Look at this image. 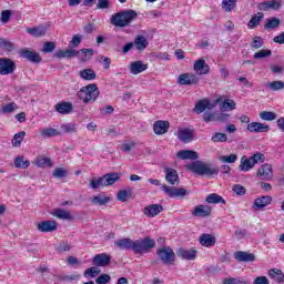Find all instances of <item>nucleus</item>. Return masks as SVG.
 Listing matches in <instances>:
<instances>
[{
	"mask_svg": "<svg viewBox=\"0 0 284 284\" xmlns=\"http://www.w3.org/2000/svg\"><path fill=\"white\" fill-rule=\"evenodd\" d=\"M272 203V196L265 195V196H260L254 200L253 203V210H263V207H267Z\"/></svg>",
	"mask_w": 284,
	"mask_h": 284,
	"instance_id": "obj_25",
	"label": "nucleus"
},
{
	"mask_svg": "<svg viewBox=\"0 0 284 284\" xmlns=\"http://www.w3.org/2000/svg\"><path fill=\"white\" fill-rule=\"evenodd\" d=\"M61 130L65 133V134H72L74 132H77V124L74 123H65V124H61Z\"/></svg>",
	"mask_w": 284,
	"mask_h": 284,
	"instance_id": "obj_51",
	"label": "nucleus"
},
{
	"mask_svg": "<svg viewBox=\"0 0 284 284\" xmlns=\"http://www.w3.org/2000/svg\"><path fill=\"white\" fill-rule=\"evenodd\" d=\"M163 212V205L161 204H150L143 209L144 216L149 219H154V216H159Z\"/></svg>",
	"mask_w": 284,
	"mask_h": 284,
	"instance_id": "obj_15",
	"label": "nucleus"
},
{
	"mask_svg": "<svg viewBox=\"0 0 284 284\" xmlns=\"http://www.w3.org/2000/svg\"><path fill=\"white\" fill-rule=\"evenodd\" d=\"M99 94H101V92L99 91V87L97 85V83H91L80 89V91L78 92V98L81 99L83 103H94V101L99 99Z\"/></svg>",
	"mask_w": 284,
	"mask_h": 284,
	"instance_id": "obj_5",
	"label": "nucleus"
},
{
	"mask_svg": "<svg viewBox=\"0 0 284 284\" xmlns=\"http://www.w3.org/2000/svg\"><path fill=\"white\" fill-rule=\"evenodd\" d=\"M53 176L55 179H64V176H68V171L63 168H58L53 171Z\"/></svg>",
	"mask_w": 284,
	"mask_h": 284,
	"instance_id": "obj_60",
	"label": "nucleus"
},
{
	"mask_svg": "<svg viewBox=\"0 0 284 284\" xmlns=\"http://www.w3.org/2000/svg\"><path fill=\"white\" fill-rule=\"evenodd\" d=\"M251 161L253 165H256V163H265V154L256 152L251 156Z\"/></svg>",
	"mask_w": 284,
	"mask_h": 284,
	"instance_id": "obj_54",
	"label": "nucleus"
},
{
	"mask_svg": "<svg viewBox=\"0 0 284 284\" xmlns=\"http://www.w3.org/2000/svg\"><path fill=\"white\" fill-rule=\"evenodd\" d=\"M178 139L182 143H192L194 141V130L192 129H179Z\"/></svg>",
	"mask_w": 284,
	"mask_h": 284,
	"instance_id": "obj_16",
	"label": "nucleus"
},
{
	"mask_svg": "<svg viewBox=\"0 0 284 284\" xmlns=\"http://www.w3.org/2000/svg\"><path fill=\"white\" fill-rule=\"evenodd\" d=\"M234 258L240 263H254V261H256V256L254 254L245 251L235 252Z\"/></svg>",
	"mask_w": 284,
	"mask_h": 284,
	"instance_id": "obj_19",
	"label": "nucleus"
},
{
	"mask_svg": "<svg viewBox=\"0 0 284 284\" xmlns=\"http://www.w3.org/2000/svg\"><path fill=\"white\" fill-rule=\"evenodd\" d=\"M191 214L200 219H207V216L212 214V206L203 204L197 205L192 210Z\"/></svg>",
	"mask_w": 284,
	"mask_h": 284,
	"instance_id": "obj_13",
	"label": "nucleus"
},
{
	"mask_svg": "<svg viewBox=\"0 0 284 284\" xmlns=\"http://www.w3.org/2000/svg\"><path fill=\"white\" fill-rule=\"evenodd\" d=\"M43 139H52V136H61V132L57 129L44 128L40 131Z\"/></svg>",
	"mask_w": 284,
	"mask_h": 284,
	"instance_id": "obj_38",
	"label": "nucleus"
},
{
	"mask_svg": "<svg viewBox=\"0 0 284 284\" xmlns=\"http://www.w3.org/2000/svg\"><path fill=\"white\" fill-rule=\"evenodd\" d=\"M178 159L181 161H196L199 159V153L192 150H181L176 153Z\"/></svg>",
	"mask_w": 284,
	"mask_h": 284,
	"instance_id": "obj_22",
	"label": "nucleus"
},
{
	"mask_svg": "<svg viewBox=\"0 0 284 284\" xmlns=\"http://www.w3.org/2000/svg\"><path fill=\"white\" fill-rule=\"evenodd\" d=\"M220 110L222 112H232V110H236V102H234V100L226 99L220 105Z\"/></svg>",
	"mask_w": 284,
	"mask_h": 284,
	"instance_id": "obj_42",
	"label": "nucleus"
},
{
	"mask_svg": "<svg viewBox=\"0 0 284 284\" xmlns=\"http://www.w3.org/2000/svg\"><path fill=\"white\" fill-rule=\"evenodd\" d=\"M165 172V181H168V183L170 185H179V183H181V180L179 179V172H176V170L174 169H164Z\"/></svg>",
	"mask_w": 284,
	"mask_h": 284,
	"instance_id": "obj_21",
	"label": "nucleus"
},
{
	"mask_svg": "<svg viewBox=\"0 0 284 284\" xmlns=\"http://www.w3.org/2000/svg\"><path fill=\"white\" fill-rule=\"evenodd\" d=\"M19 54L22 59H27V61H30L31 63H41V57L36 51L21 49Z\"/></svg>",
	"mask_w": 284,
	"mask_h": 284,
	"instance_id": "obj_14",
	"label": "nucleus"
},
{
	"mask_svg": "<svg viewBox=\"0 0 284 284\" xmlns=\"http://www.w3.org/2000/svg\"><path fill=\"white\" fill-rule=\"evenodd\" d=\"M193 70L196 72V74L203 75V74H210V65L205 62L204 59H199L193 64Z\"/></svg>",
	"mask_w": 284,
	"mask_h": 284,
	"instance_id": "obj_20",
	"label": "nucleus"
},
{
	"mask_svg": "<svg viewBox=\"0 0 284 284\" xmlns=\"http://www.w3.org/2000/svg\"><path fill=\"white\" fill-rule=\"evenodd\" d=\"M37 230L42 233L54 232L57 231V222L55 221H42L38 223Z\"/></svg>",
	"mask_w": 284,
	"mask_h": 284,
	"instance_id": "obj_23",
	"label": "nucleus"
},
{
	"mask_svg": "<svg viewBox=\"0 0 284 284\" xmlns=\"http://www.w3.org/2000/svg\"><path fill=\"white\" fill-rule=\"evenodd\" d=\"M100 272L101 270H98L97 267H89L85 270L84 276L85 278H94Z\"/></svg>",
	"mask_w": 284,
	"mask_h": 284,
	"instance_id": "obj_56",
	"label": "nucleus"
},
{
	"mask_svg": "<svg viewBox=\"0 0 284 284\" xmlns=\"http://www.w3.org/2000/svg\"><path fill=\"white\" fill-rule=\"evenodd\" d=\"M145 70H148V64L143 63V61H134L130 64L131 74H141Z\"/></svg>",
	"mask_w": 284,
	"mask_h": 284,
	"instance_id": "obj_30",
	"label": "nucleus"
},
{
	"mask_svg": "<svg viewBox=\"0 0 284 284\" xmlns=\"http://www.w3.org/2000/svg\"><path fill=\"white\" fill-rule=\"evenodd\" d=\"M0 49L4 50L6 52H12L14 50V43L7 39L0 38Z\"/></svg>",
	"mask_w": 284,
	"mask_h": 284,
	"instance_id": "obj_47",
	"label": "nucleus"
},
{
	"mask_svg": "<svg viewBox=\"0 0 284 284\" xmlns=\"http://www.w3.org/2000/svg\"><path fill=\"white\" fill-rule=\"evenodd\" d=\"M79 77L83 79V81H94L97 79V72L92 69H84L79 71Z\"/></svg>",
	"mask_w": 284,
	"mask_h": 284,
	"instance_id": "obj_37",
	"label": "nucleus"
},
{
	"mask_svg": "<svg viewBox=\"0 0 284 284\" xmlns=\"http://www.w3.org/2000/svg\"><path fill=\"white\" fill-rule=\"evenodd\" d=\"M272 57V50H260L253 54V59L261 60Z\"/></svg>",
	"mask_w": 284,
	"mask_h": 284,
	"instance_id": "obj_53",
	"label": "nucleus"
},
{
	"mask_svg": "<svg viewBox=\"0 0 284 284\" xmlns=\"http://www.w3.org/2000/svg\"><path fill=\"white\" fill-rule=\"evenodd\" d=\"M230 119V114L224 112H215V121H219L220 123H225Z\"/></svg>",
	"mask_w": 284,
	"mask_h": 284,
	"instance_id": "obj_64",
	"label": "nucleus"
},
{
	"mask_svg": "<svg viewBox=\"0 0 284 284\" xmlns=\"http://www.w3.org/2000/svg\"><path fill=\"white\" fill-rule=\"evenodd\" d=\"M251 48H253L254 50H258V48H263V38L255 36L251 43Z\"/></svg>",
	"mask_w": 284,
	"mask_h": 284,
	"instance_id": "obj_58",
	"label": "nucleus"
},
{
	"mask_svg": "<svg viewBox=\"0 0 284 284\" xmlns=\"http://www.w3.org/2000/svg\"><path fill=\"white\" fill-rule=\"evenodd\" d=\"M92 263L97 267H108V265L112 263V256L108 255V253L97 254L93 257Z\"/></svg>",
	"mask_w": 284,
	"mask_h": 284,
	"instance_id": "obj_12",
	"label": "nucleus"
},
{
	"mask_svg": "<svg viewBox=\"0 0 284 284\" xmlns=\"http://www.w3.org/2000/svg\"><path fill=\"white\" fill-rule=\"evenodd\" d=\"M47 30L48 29L44 26H38L33 28H28L27 32L28 34H31V37H44Z\"/></svg>",
	"mask_w": 284,
	"mask_h": 284,
	"instance_id": "obj_36",
	"label": "nucleus"
},
{
	"mask_svg": "<svg viewBox=\"0 0 284 284\" xmlns=\"http://www.w3.org/2000/svg\"><path fill=\"white\" fill-rule=\"evenodd\" d=\"M74 108L70 102H60L55 104V112L59 114H70Z\"/></svg>",
	"mask_w": 284,
	"mask_h": 284,
	"instance_id": "obj_34",
	"label": "nucleus"
},
{
	"mask_svg": "<svg viewBox=\"0 0 284 284\" xmlns=\"http://www.w3.org/2000/svg\"><path fill=\"white\" fill-rule=\"evenodd\" d=\"M94 55V50L92 49H81L79 51L74 49H67L65 51L60 50L55 52L57 59H74V57H80L81 61L85 63L90 61Z\"/></svg>",
	"mask_w": 284,
	"mask_h": 284,
	"instance_id": "obj_3",
	"label": "nucleus"
},
{
	"mask_svg": "<svg viewBox=\"0 0 284 284\" xmlns=\"http://www.w3.org/2000/svg\"><path fill=\"white\" fill-rule=\"evenodd\" d=\"M213 108H215L214 103L210 102V100L203 99L195 103L193 112L195 114H203L204 110H213Z\"/></svg>",
	"mask_w": 284,
	"mask_h": 284,
	"instance_id": "obj_18",
	"label": "nucleus"
},
{
	"mask_svg": "<svg viewBox=\"0 0 284 284\" xmlns=\"http://www.w3.org/2000/svg\"><path fill=\"white\" fill-rule=\"evenodd\" d=\"M232 190L237 194V196H245V193L247 192V190H245L241 184H234Z\"/></svg>",
	"mask_w": 284,
	"mask_h": 284,
	"instance_id": "obj_61",
	"label": "nucleus"
},
{
	"mask_svg": "<svg viewBox=\"0 0 284 284\" xmlns=\"http://www.w3.org/2000/svg\"><path fill=\"white\" fill-rule=\"evenodd\" d=\"M119 179H121L120 173H106L102 178L91 180L89 185L92 190H98L101 186L114 185Z\"/></svg>",
	"mask_w": 284,
	"mask_h": 284,
	"instance_id": "obj_6",
	"label": "nucleus"
},
{
	"mask_svg": "<svg viewBox=\"0 0 284 284\" xmlns=\"http://www.w3.org/2000/svg\"><path fill=\"white\" fill-rule=\"evenodd\" d=\"M185 168L189 172L197 174V176H216V174H219V168L201 160L189 163L185 165Z\"/></svg>",
	"mask_w": 284,
	"mask_h": 284,
	"instance_id": "obj_1",
	"label": "nucleus"
},
{
	"mask_svg": "<svg viewBox=\"0 0 284 284\" xmlns=\"http://www.w3.org/2000/svg\"><path fill=\"white\" fill-rule=\"evenodd\" d=\"M282 6H283V2H281V0H268V1L260 2L257 4V10H262L264 12H267L268 10H281Z\"/></svg>",
	"mask_w": 284,
	"mask_h": 284,
	"instance_id": "obj_11",
	"label": "nucleus"
},
{
	"mask_svg": "<svg viewBox=\"0 0 284 284\" xmlns=\"http://www.w3.org/2000/svg\"><path fill=\"white\" fill-rule=\"evenodd\" d=\"M212 143H225L227 142V134L216 132L211 138Z\"/></svg>",
	"mask_w": 284,
	"mask_h": 284,
	"instance_id": "obj_48",
	"label": "nucleus"
},
{
	"mask_svg": "<svg viewBox=\"0 0 284 284\" xmlns=\"http://www.w3.org/2000/svg\"><path fill=\"white\" fill-rule=\"evenodd\" d=\"M13 165L20 170H28L30 168V161L23 160V156H18L14 159Z\"/></svg>",
	"mask_w": 284,
	"mask_h": 284,
	"instance_id": "obj_45",
	"label": "nucleus"
},
{
	"mask_svg": "<svg viewBox=\"0 0 284 284\" xmlns=\"http://www.w3.org/2000/svg\"><path fill=\"white\" fill-rule=\"evenodd\" d=\"M112 199L103 193L95 195L91 199V203L93 205H99L100 207L103 205H108Z\"/></svg>",
	"mask_w": 284,
	"mask_h": 284,
	"instance_id": "obj_32",
	"label": "nucleus"
},
{
	"mask_svg": "<svg viewBox=\"0 0 284 284\" xmlns=\"http://www.w3.org/2000/svg\"><path fill=\"white\" fill-rule=\"evenodd\" d=\"M204 123H211V121H216V112L206 111L203 113Z\"/></svg>",
	"mask_w": 284,
	"mask_h": 284,
	"instance_id": "obj_57",
	"label": "nucleus"
},
{
	"mask_svg": "<svg viewBox=\"0 0 284 284\" xmlns=\"http://www.w3.org/2000/svg\"><path fill=\"white\" fill-rule=\"evenodd\" d=\"M268 275L273 281H276V283H284V274L283 271L278 268H272L268 271Z\"/></svg>",
	"mask_w": 284,
	"mask_h": 284,
	"instance_id": "obj_41",
	"label": "nucleus"
},
{
	"mask_svg": "<svg viewBox=\"0 0 284 284\" xmlns=\"http://www.w3.org/2000/svg\"><path fill=\"white\" fill-rule=\"evenodd\" d=\"M156 254L164 265H172L176 258V254H174V251L170 246L158 250Z\"/></svg>",
	"mask_w": 284,
	"mask_h": 284,
	"instance_id": "obj_8",
	"label": "nucleus"
},
{
	"mask_svg": "<svg viewBox=\"0 0 284 284\" xmlns=\"http://www.w3.org/2000/svg\"><path fill=\"white\" fill-rule=\"evenodd\" d=\"M112 281V277L109 274H101L100 276H98V278L95 280L97 284H108Z\"/></svg>",
	"mask_w": 284,
	"mask_h": 284,
	"instance_id": "obj_59",
	"label": "nucleus"
},
{
	"mask_svg": "<svg viewBox=\"0 0 284 284\" xmlns=\"http://www.w3.org/2000/svg\"><path fill=\"white\" fill-rule=\"evenodd\" d=\"M168 130H170V122L159 120L153 124V131L155 134H166Z\"/></svg>",
	"mask_w": 284,
	"mask_h": 284,
	"instance_id": "obj_27",
	"label": "nucleus"
},
{
	"mask_svg": "<svg viewBox=\"0 0 284 284\" xmlns=\"http://www.w3.org/2000/svg\"><path fill=\"white\" fill-rule=\"evenodd\" d=\"M134 241L130 237H124L114 241V246L118 247V250H132L133 251Z\"/></svg>",
	"mask_w": 284,
	"mask_h": 284,
	"instance_id": "obj_24",
	"label": "nucleus"
},
{
	"mask_svg": "<svg viewBox=\"0 0 284 284\" xmlns=\"http://www.w3.org/2000/svg\"><path fill=\"white\" fill-rule=\"evenodd\" d=\"M257 176L263 179V181H270L272 176H274V170L272 169V164H263L257 171Z\"/></svg>",
	"mask_w": 284,
	"mask_h": 284,
	"instance_id": "obj_17",
	"label": "nucleus"
},
{
	"mask_svg": "<svg viewBox=\"0 0 284 284\" xmlns=\"http://www.w3.org/2000/svg\"><path fill=\"white\" fill-rule=\"evenodd\" d=\"M23 139H26V131L16 133L13 135V139L11 140L13 148H19V145H21V143L23 142Z\"/></svg>",
	"mask_w": 284,
	"mask_h": 284,
	"instance_id": "obj_46",
	"label": "nucleus"
},
{
	"mask_svg": "<svg viewBox=\"0 0 284 284\" xmlns=\"http://www.w3.org/2000/svg\"><path fill=\"white\" fill-rule=\"evenodd\" d=\"M57 252H70L72 250V246L68 242H61L57 247Z\"/></svg>",
	"mask_w": 284,
	"mask_h": 284,
	"instance_id": "obj_62",
	"label": "nucleus"
},
{
	"mask_svg": "<svg viewBox=\"0 0 284 284\" xmlns=\"http://www.w3.org/2000/svg\"><path fill=\"white\" fill-rule=\"evenodd\" d=\"M252 168H254V163L252 162V158L247 159L246 156H242L239 170H241V172H250V170H252Z\"/></svg>",
	"mask_w": 284,
	"mask_h": 284,
	"instance_id": "obj_35",
	"label": "nucleus"
},
{
	"mask_svg": "<svg viewBox=\"0 0 284 284\" xmlns=\"http://www.w3.org/2000/svg\"><path fill=\"white\" fill-rule=\"evenodd\" d=\"M17 70V63L10 58H0V75L8 77V74H13Z\"/></svg>",
	"mask_w": 284,
	"mask_h": 284,
	"instance_id": "obj_9",
	"label": "nucleus"
},
{
	"mask_svg": "<svg viewBox=\"0 0 284 284\" xmlns=\"http://www.w3.org/2000/svg\"><path fill=\"white\" fill-rule=\"evenodd\" d=\"M260 119H262V121H275L276 113L272 111H263L260 113Z\"/></svg>",
	"mask_w": 284,
	"mask_h": 284,
	"instance_id": "obj_52",
	"label": "nucleus"
},
{
	"mask_svg": "<svg viewBox=\"0 0 284 284\" xmlns=\"http://www.w3.org/2000/svg\"><path fill=\"white\" fill-rule=\"evenodd\" d=\"M52 215L57 219H62L63 221H71L72 214L63 209H54Z\"/></svg>",
	"mask_w": 284,
	"mask_h": 284,
	"instance_id": "obj_39",
	"label": "nucleus"
},
{
	"mask_svg": "<svg viewBox=\"0 0 284 284\" xmlns=\"http://www.w3.org/2000/svg\"><path fill=\"white\" fill-rule=\"evenodd\" d=\"M196 250L179 248L176 251L179 258H183L184 261H194V258H196Z\"/></svg>",
	"mask_w": 284,
	"mask_h": 284,
	"instance_id": "obj_26",
	"label": "nucleus"
},
{
	"mask_svg": "<svg viewBox=\"0 0 284 284\" xmlns=\"http://www.w3.org/2000/svg\"><path fill=\"white\" fill-rule=\"evenodd\" d=\"M266 88H270V90H273V92H278V90L284 89V82L283 81H273L266 84Z\"/></svg>",
	"mask_w": 284,
	"mask_h": 284,
	"instance_id": "obj_50",
	"label": "nucleus"
},
{
	"mask_svg": "<svg viewBox=\"0 0 284 284\" xmlns=\"http://www.w3.org/2000/svg\"><path fill=\"white\" fill-rule=\"evenodd\" d=\"M134 48L138 50V52H143L150 45V42L145 38V36H136L133 42Z\"/></svg>",
	"mask_w": 284,
	"mask_h": 284,
	"instance_id": "obj_29",
	"label": "nucleus"
},
{
	"mask_svg": "<svg viewBox=\"0 0 284 284\" xmlns=\"http://www.w3.org/2000/svg\"><path fill=\"white\" fill-rule=\"evenodd\" d=\"M237 160H239V156L236 154L220 156V161L222 163H236Z\"/></svg>",
	"mask_w": 284,
	"mask_h": 284,
	"instance_id": "obj_55",
	"label": "nucleus"
},
{
	"mask_svg": "<svg viewBox=\"0 0 284 284\" xmlns=\"http://www.w3.org/2000/svg\"><path fill=\"white\" fill-rule=\"evenodd\" d=\"M138 17L139 13L132 9L122 10L111 17V23L115 28H128Z\"/></svg>",
	"mask_w": 284,
	"mask_h": 284,
	"instance_id": "obj_2",
	"label": "nucleus"
},
{
	"mask_svg": "<svg viewBox=\"0 0 284 284\" xmlns=\"http://www.w3.org/2000/svg\"><path fill=\"white\" fill-rule=\"evenodd\" d=\"M281 26V19L278 18H268L264 24L265 30H276Z\"/></svg>",
	"mask_w": 284,
	"mask_h": 284,
	"instance_id": "obj_44",
	"label": "nucleus"
},
{
	"mask_svg": "<svg viewBox=\"0 0 284 284\" xmlns=\"http://www.w3.org/2000/svg\"><path fill=\"white\" fill-rule=\"evenodd\" d=\"M264 17H265V14L263 12L255 13L247 23L250 30H254V29L258 28V26H261V21H263Z\"/></svg>",
	"mask_w": 284,
	"mask_h": 284,
	"instance_id": "obj_33",
	"label": "nucleus"
},
{
	"mask_svg": "<svg viewBox=\"0 0 284 284\" xmlns=\"http://www.w3.org/2000/svg\"><path fill=\"white\" fill-rule=\"evenodd\" d=\"M199 241L203 247H214V245H216V237H214L212 234L203 233Z\"/></svg>",
	"mask_w": 284,
	"mask_h": 284,
	"instance_id": "obj_28",
	"label": "nucleus"
},
{
	"mask_svg": "<svg viewBox=\"0 0 284 284\" xmlns=\"http://www.w3.org/2000/svg\"><path fill=\"white\" fill-rule=\"evenodd\" d=\"M153 247H156V242L150 237L133 241L134 254H148Z\"/></svg>",
	"mask_w": 284,
	"mask_h": 284,
	"instance_id": "obj_7",
	"label": "nucleus"
},
{
	"mask_svg": "<svg viewBox=\"0 0 284 284\" xmlns=\"http://www.w3.org/2000/svg\"><path fill=\"white\" fill-rule=\"evenodd\" d=\"M222 8L225 12H232L236 8V0H223Z\"/></svg>",
	"mask_w": 284,
	"mask_h": 284,
	"instance_id": "obj_49",
	"label": "nucleus"
},
{
	"mask_svg": "<svg viewBox=\"0 0 284 284\" xmlns=\"http://www.w3.org/2000/svg\"><path fill=\"white\" fill-rule=\"evenodd\" d=\"M201 81L194 73H182L178 78L179 85H197Z\"/></svg>",
	"mask_w": 284,
	"mask_h": 284,
	"instance_id": "obj_10",
	"label": "nucleus"
},
{
	"mask_svg": "<svg viewBox=\"0 0 284 284\" xmlns=\"http://www.w3.org/2000/svg\"><path fill=\"white\" fill-rule=\"evenodd\" d=\"M36 165L37 168H52V160L50 158H45L43 155H40L36 159Z\"/></svg>",
	"mask_w": 284,
	"mask_h": 284,
	"instance_id": "obj_40",
	"label": "nucleus"
},
{
	"mask_svg": "<svg viewBox=\"0 0 284 284\" xmlns=\"http://www.w3.org/2000/svg\"><path fill=\"white\" fill-rule=\"evenodd\" d=\"M148 181L151 183V185L161 186L160 190H162V192H164V194L170 199H183V196H187V194H190V191L183 187H174L168 186V184H161L160 180L149 179Z\"/></svg>",
	"mask_w": 284,
	"mask_h": 284,
	"instance_id": "obj_4",
	"label": "nucleus"
},
{
	"mask_svg": "<svg viewBox=\"0 0 284 284\" xmlns=\"http://www.w3.org/2000/svg\"><path fill=\"white\" fill-rule=\"evenodd\" d=\"M129 196H130V193H128L126 190H120L116 194L118 201H121L122 203H125Z\"/></svg>",
	"mask_w": 284,
	"mask_h": 284,
	"instance_id": "obj_63",
	"label": "nucleus"
},
{
	"mask_svg": "<svg viewBox=\"0 0 284 284\" xmlns=\"http://www.w3.org/2000/svg\"><path fill=\"white\" fill-rule=\"evenodd\" d=\"M248 132H270V125L261 122H252L247 125Z\"/></svg>",
	"mask_w": 284,
	"mask_h": 284,
	"instance_id": "obj_31",
	"label": "nucleus"
},
{
	"mask_svg": "<svg viewBox=\"0 0 284 284\" xmlns=\"http://www.w3.org/2000/svg\"><path fill=\"white\" fill-rule=\"evenodd\" d=\"M206 203L216 205L219 203H223L225 204V199H223V196L216 194V193H211L206 196L205 199Z\"/></svg>",
	"mask_w": 284,
	"mask_h": 284,
	"instance_id": "obj_43",
	"label": "nucleus"
}]
</instances>
